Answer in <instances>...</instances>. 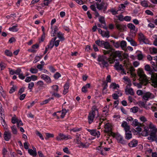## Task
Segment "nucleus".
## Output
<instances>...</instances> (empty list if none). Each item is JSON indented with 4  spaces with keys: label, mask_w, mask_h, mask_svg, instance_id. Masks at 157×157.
Returning <instances> with one entry per match:
<instances>
[{
    "label": "nucleus",
    "mask_w": 157,
    "mask_h": 157,
    "mask_svg": "<svg viewBox=\"0 0 157 157\" xmlns=\"http://www.w3.org/2000/svg\"><path fill=\"white\" fill-rule=\"evenodd\" d=\"M97 115L96 118L99 120V126L101 125L102 122L105 120V118H101V117L98 113V109L97 107L95 106H93L92 108V110L89 113L88 116V121L90 124H91L93 121L95 116Z\"/></svg>",
    "instance_id": "1"
},
{
    "label": "nucleus",
    "mask_w": 157,
    "mask_h": 157,
    "mask_svg": "<svg viewBox=\"0 0 157 157\" xmlns=\"http://www.w3.org/2000/svg\"><path fill=\"white\" fill-rule=\"evenodd\" d=\"M150 128V136L147 137L150 141H155L157 142V128L153 124L149 122Z\"/></svg>",
    "instance_id": "2"
},
{
    "label": "nucleus",
    "mask_w": 157,
    "mask_h": 157,
    "mask_svg": "<svg viewBox=\"0 0 157 157\" xmlns=\"http://www.w3.org/2000/svg\"><path fill=\"white\" fill-rule=\"evenodd\" d=\"M144 68L146 71H149V74L151 75V77H149V79L151 80V85L154 87H157V74H153L152 73L151 67L148 64L145 66Z\"/></svg>",
    "instance_id": "3"
},
{
    "label": "nucleus",
    "mask_w": 157,
    "mask_h": 157,
    "mask_svg": "<svg viewBox=\"0 0 157 157\" xmlns=\"http://www.w3.org/2000/svg\"><path fill=\"white\" fill-rule=\"evenodd\" d=\"M95 43L98 46L100 47H104L105 48L108 49H109L110 50L104 51V53L105 54H110V52H112V49L110 48V45L109 43L108 42H106L105 41L101 40H98L95 41Z\"/></svg>",
    "instance_id": "4"
},
{
    "label": "nucleus",
    "mask_w": 157,
    "mask_h": 157,
    "mask_svg": "<svg viewBox=\"0 0 157 157\" xmlns=\"http://www.w3.org/2000/svg\"><path fill=\"white\" fill-rule=\"evenodd\" d=\"M68 111V110L63 109L62 111H58L54 113L52 115L55 118L57 119H59L60 118H63Z\"/></svg>",
    "instance_id": "5"
},
{
    "label": "nucleus",
    "mask_w": 157,
    "mask_h": 157,
    "mask_svg": "<svg viewBox=\"0 0 157 157\" xmlns=\"http://www.w3.org/2000/svg\"><path fill=\"white\" fill-rule=\"evenodd\" d=\"M137 74L140 77V80H143L145 82H148L151 81V80L148 78L144 74V71L143 69L139 68L137 71Z\"/></svg>",
    "instance_id": "6"
},
{
    "label": "nucleus",
    "mask_w": 157,
    "mask_h": 157,
    "mask_svg": "<svg viewBox=\"0 0 157 157\" xmlns=\"http://www.w3.org/2000/svg\"><path fill=\"white\" fill-rule=\"evenodd\" d=\"M98 61L100 66L104 67H107L108 65L107 60L105 57L104 56H99L98 59Z\"/></svg>",
    "instance_id": "7"
},
{
    "label": "nucleus",
    "mask_w": 157,
    "mask_h": 157,
    "mask_svg": "<svg viewBox=\"0 0 157 157\" xmlns=\"http://www.w3.org/2000/svg\"><path fill=\"white\" fill-rule=\"evenodd\" d=\"M72 137L69 135L66 136L63 133H59L56 137V140L58 141L66 140L71 139Z\"/></svg>",
    "instance_id": "8"
},
{
    "label": "nucleus",
    "mask_w": 157,
    "mask_h": 157,
    "mask_svg": "<svg viewBox=\"0 0 157 157\" xmlns=\"http://www.w3.org/2000/svg\"><path fill=\"white\" fill-rule=\"evenodd\" d=\"M139 39L140 42H143L146 44L151 45L148 40L142 33H140L139 34Z\"/></svg>",
    "instance_id": "9"
},
{
    "label": "nucleus",
    "mask_w": 157,
    "mask_h": 157,
    "mask_svg": "<svg viewBox=\"0 0 157 157\" xmlns=\"http://www.w3.org/2000/svg\"><path fill=\"white\" fill-rule=\"evenodd\" d=\"M154 98V95L152 94L149 92L144 93L143 96V100L146 102L150 99Z\"/></svg>",
    "instance_id": "10"
},
{
    "label": "nucleus",
    "mask_w": 157,
    "mask_h": 157,
    "mask_svg": "<svg viewBox=\"0 0 157 157\" xmlns=\"http://www.w3.org/2000/svg\"><path fill=\"white\" fill-rule=\"evenodd\" d=\"M128 27L130 29V32L135 35L137 30V28L132 23H129L127 25Z\"/></svg>",
    "instance_id": "11"
},
{
    "label": "nucleus",
    "mask_w": 157,
    "mask_h": 157,
    "mask_svg": "<svg viewBox=\"0 0 157 157\" xmlns=\"http://www.w3.org/2000/svg\"><path fill=\"white\" fill-rule=\"evenodd\" d=\"M86 130L89 132L91 135L97 137L98 138L99 137L100 135V132L99 131L94 129H89L86 128Z\"/></svg>",
    "instance_id": "12"
},
{
    "label": "nucleus",
    "mask_w": 157,
    "mask_h": 157,
    "mask_svg": "<svg viewBox=\"0 0 157 157\" xmlns=\"http://www.w3.org/2000/svg\"><path fill=\"white\" fill-rule=\"evenodd\" d=\"M115 136L116 139L119 143L122 144H126V142L123 139V136L120 134H116L115 135Z\"/></svg>",
    "instance_id": "13"
},
{
    "label": "nucleus",
    "mask_w": 157,
    "mask_h": 157,
    "mask_svg": "<svg viewBox=\"0 0 157 157\" xmlns=\"http://www.w3.org/2000/svg\"><path fill=\"white\" fill-rule=\"evenodd\" d=\"M115 69L117 70H121L124 74H126L125 71L124 69L123 66L121 64H120L119 62L116 63L114 65Z\"/></svg>",
    "instance_id": "14"
},
{
    "label": "nucleus",
    "mask_w": 157,
    "mask_h": 157,
    "mask_svg": "<svg viewBox=\"0 0 157 157\" xmlns=\"http://www.w3.org/2000/svg\"><path fill=\"white\" fill-rule=\"evenodd\" d=\"M11 137V134L9 130L5 131L3 134V138L6 141H9Z\"/></svg>",
    "instance_id": "15"
},
{
    "label": "nucleus",
    "mask_w": 157,
    "mask_h": 157,
    "mask_svg": "<svg viewBox=\"0 0 157 157\" xmlns=\"http://www.w3.org/2000/svg\"><path fill=\"white\" fill-rule=\"evenodd\" d=\"M117 29L121 32L126 30L127 27L126 25L123 24H117L116 25Z\"/></svg>",
    "instance_id": "16"
},
{
    "label": "nucleus",
    "mask_w": 157,
    "mask_h": 157,
    "mask_svg": "<svg viewBox=\"0 0 157 157\" xmlns=\"http://www.w3.org/2000/svg\"><path fill=\"white\" fill-rule=\"evenodd\" d=\"M40 78L48 83H50L52 82L51 79L50 77L45 74H42Z\"/></svg>",
    "instance_id": "17"
},
{
    "label": "nucleus",
    "mask_w": 157,
    "mask_h": 157,
    "mask_svg": "<svg viewBox=\"0 0 157 157\" xmlns=\"http://www.w3.org/2000/svg\"><path fill=\"white\" fill-rule=\"evenodd\" d=\"M109 105H106L104 107L102 110L103 115V116L101 117V118H105V116L107 115V113L109 112Z\"/></svg>",
    "instance_id": "18"
},
{
    "label": "nucleus",
    "mask_w": 157,
    "mask_h": 157,
    "mask_svg": "<svg viewBox=\"0 0 157 157\" xmlns=\"http://www.w3.org/2000/svg\"><path fill=\"white\" fill-rule=\"evenodd\" d=\"M149 129L150 128L148 126L144 127V130L141 133L142 136H147L149 134H150V130L149 131Z\"/></svg>",
    "instance_id": "19"
},
{
    "label": "nucleus",
    "mask_w": 157,
    "mask_h": 157,
    "mask_svg": "<svg viewBox=\"0 0 157 157\" xmlns=\"http://www.w3.org/2000/svg\"><path fill=\"white\" fill-rule=\"evenodd\" d=\"M128 86H127L125 90V92L127 95L130 94L131 95H134V92L132 88L128 87Z\"/></svg>",
    "instance_id": "20"
},
{
    "label": "nucleus",
    "mask_w": 157,
    "mask_h": 157,
    "mask_svg": "<svg viewBox=\"0 0 157 157\" xmlns=\"http://www.w3.org/2000/svg\"><path fill=\"white\" fill-rule=\"evenodd\" d=\"M51 29H52L51 35L52 36H54L56 34V32L58 30V27L56 25L51 26Z\"/></svg>",
    "instance_id": "21"
},
{
    "label": "nucleus",
    "mask_w": 157,
    "mask_h": 157,
    "mask_svg": "<svg viewBox=\"0 0 157 157\" xmlns=\"http://www.w3.org/2000/svg\"><path fill=\"white\" fill-rule=\"evenodd\" d=\"M141 81V82H140L139 83L133 82V84L135 86H137L138 88H141L142 86V85L143 84H146L147 82L151 83V81H149L148 82H145L143 80H140Z\"/></svg>",
    "instance_id": "22"
},
{
    "label": "nucleus",
    "mask_w": 157,
    "mask_h": 157,
    "mask_svg": "<svg viewBox=\"0 0 157 157\" xmlns=\"http://www.w3.org/2000/svg\"><path fill=\"white\" fill-rule=\"evenodd\" d=\"M121 126L124 128L125 131L130 130V127L127 123L125 121H123L121 123Z\"/></svg>",
    "instance_id": "23"
},
{
    "label": "nucleus",
    "mask_w": 157,
    "mask_h": 157,
    "mask_svg": "<svg viewBox=\"0 0 157 157\" xmlns=\"http://www.w3.org/2000/svg\"><path fill=\"white\" fill-rule=\"evenodd\" d=\"M76 143L78 145V147L80 148H86L87 147L86 145L81 142L79 140L78 137L76 138Z\"/></svg>",
    "instance_id": "24"
},
{
    "label": "nucleus",
    "mask_w": 157,
    "mask_h": 157,
    "mask_svg": "<svg viewBox=\"0 0 157 157\" xmlns=\"http://www.w3.org/2000/svg\"><path fill=\"white\" fill-rule=\"evenodd\" d=\"M109 88L113 90H118L119 88V86L118 84L114 82H112L109 86Z\"/></svg>",
    "instance_id": "25"
},
{
    "label": "nucleus",
    "mask_w": 157,
    "mask_h": 157,
    "mask_svg": "<svg viewBox=\"0 0 157 157\" xmlns=\"http://www.w3.org/2000/svg\"><path fill=\"white\" fill-rule=\"evenodd\" d=\"M99 21L102 24L104 25H102V27L105 29H107V27L105 26V21L104 17L101 16H99Z\"/></svg>",
    "instance_id": "26"
},
{
    "label": "nucleus",
    "mask_w": 157,
    "mask_h": 157,
    "mask_svg": "<svg viewBox=\"0 0 157 157\" xmlns=\"http://www.w3.org/2000/svg\"><path fill=\"white\" fill-rule=\"evenodd\" d=\"M140 119L141 121L145 123L147 126H149V127L150 126V124L149 123V122L151 123V124H153L151 121H147V119L144 116H142L140 117Z\"/></svg>",
    "instance_id": "27"
},
{
    "label": "nucleus",
    "mask_w": 157,
    "mask_h": 157,
    "mask_svg": "<svg viewBox=\"0 0 157 157\" xmlns=\"http://www.w3.org/2000/svg\"><path fill=\"white\" fill-rule=\"evenodd\" d=\"M105 131L106 132H110L112 130V128L111 124L108 123L105 125Z\"/></svg>",
    "instance_id": "28"
},
{
    "label": "nucleus",
    "mask_w": 157,
    "mask_h": 157,
    "mask_svg": "<svg viewBox=\"0 0 157 157\" xmlns=\"http://www.w3.org/2000/svg\"><path fill=\"white\" fill-rule=\"evenodd\" d=\"M122 94L120 90H118L116 93L113 94L112 96L114 99H118L119 96H121Z\"/></svg>",
    "instance_id": "29"
},
{
    "label": "nucleus",
    "mask_w": 157,
    "mask_h": 157,
    "mask_svg": "<svg viewBox=\"0 0 157 157\" xmlns=\"http://www.w3.org/2000/svg\"><path fill=\"white\" fill-rule=\"evenodd\" d=\"M126 40L129 42L130 43L131 45L135 46L137 45L136 42L134 40L130 37H128L126 38Z\"/></svg>",
    "instance_id": "30"
},
{
    "label": "nucleus",
    "mask_w": 157,
    "mask_h": 157,
    "mask_svg": "<svg viewBox=\"0 0 157 157\" xmlns=\"http://www.w3.org/2000/svg\"><path fill=\"white\" fill-rule=\"evenodd\" d=\"M69 87V84L68 82L66 83L64 86V90L63 92L64 94H66L68 91V89Z\"/></svg>",
    "instance_id": "31"
},
{
    "label": "nucleus",
    "mask_w": 157,
    "mask_h": 157,
    "mask_svg": "<svg viewBox=\"0 0 157 157\" xmlns=\"http://www.w3.org/2000/svg\"><path fill=\"white\" fill-rule=\"evenodd\" d=\"M137 141L135 140H133L128 144L129 147H136L137 145Z\"/></svg>",
    "instance_id": "32"
},
{
    "label": "nucleus",
    "mask_w": 157,
    "mask_h": 157,
    "mask_svg": "<svg viewBox=\"0 0 157 157\" xmlns=\"http://www.w3.org/2000/svg\"><path fill=\"white\" fill-rule=\"evenodd\" d=\"M141 5L144 7H147L149 6V2L147 0H143L140 2Z\"/></svg>",
    "instance_id": "33"
},
{
    "label": "nucleus",
    "mask_w": 157,
    "mask_h": 157,
    "mask_svg": "<svg viewBox=\"0 0 157 157\" xmlns=\"http://www.w3.org/2000/svg\"><path fill=\"white\" fill-rule=\"evenodd\" d=\"M125 132V138L127 140H129L132 138V134L129 130H128Z\"/></svg>",
    "instance_id": "34"
},
{
    "label": "nucleus",
    "mask_w": 157,
    "mask_h": 157,
    "mask_svg": "<svg viewBox=\"0 0 157 157\" xmlns=\"http://www.w3.org/2000/svg\"><path fill=\"white\" fill-rule=\"evenodd\" d=\"M149 50L151 55H154L157 53V48L155 47L150 48Z\"/></svg>",
    "instance_id": "35"
},
{
    "label": "nucleus",
    "mask_w": 157,
    "mask_h": 157,
    "mask_svg": "<svg viewBox=\"0 0 157 157\" xmlns=\"http://www.w3.org/2000/svg\"><path fill=\"white\" fill-rule=\"evenodd\" d=\"M56 37L52 38L50 41L49 44L48 46V48H52L54 45V42L56 40Z\"/></svg>",
    "instance_id": "36"
},
{
    "label": "nucleus",
    "mask_w": 157,
    "mask_h": 157,
    "mask_svg": "<svg viewBox=\"0 0 157 157\" xmlns=\"http://www.w3.org/2000/svg\"><path fill=\"white\" fill-rule=\"evenodd\" d=\"M17 25H14L12 27L9 28V30L10 31L13 32H17L18 29L17 28Z\"/></svg>",
    "instance_id": "37"
},
{
    "label": "nucleus",
    "mask_w": 157,
    "mask_h": 157,
    "mask_svg": "<svg viewBox=\"0 0 157 157\" xmlns=\"http://www.w3.org/2000/svg\"><path fill=\"white\" fill-rule=\"evenodd\" d=\"M123 79L125 81V83L127 84V86H131V81L127 77H124Z\"/></svg>",
    "instance_id": "38"
},
{
    "label": "nucleus",
    "mask_w": 157,
    "mask_h": 157,
    "mask_svg": "<svg viewBox=\"0 0 157 157\" xmlns=\"http://www.w3.org/2000/svg\"><path fill=\"white\" fill-rule=\"evenodd\" d=\"M29 153L31 155L33 156H36L37 155L36 151H34L32 149H29L28 150Z\"/></svg>",
    "instance_id": "39"
},
{
    "label": "nucleus",
    "mask_w": 157,
    "mask_h": 157,
    "mask_svg": "<svg viewBox=\"0 0 157 157\" xmlns=\"http://www.w3.org/2000/svg\"><path fill=\"white\" fill-rule=\"evenodd\" d=\"M38 47L39 45L38 44H34L32 46V49H29V51L32 52H35L36 51L35 50V49L37 48Z\"/></svg>",
    "instance_id": "40"
},
{
    "label": "nucleus",
    "mask_w": 157,
    "mask_h": 157,
    "mask_svg": "<svg viewBox=\"0 0 157 157\" xmlns=\"http://www.w3.org/2000/svg\"><path fill=\"white\" fill-rule=\"evenodd\" d=\"M1 124L3 127L4 129L5 130H7V125L5 122V121L3 119L2 117H1Z\"/></svg>",
    "instance_id": "41"
},
{
    "label": "nucleus",
    "mask_w": 157,
    "mask_h": 157,
    "mask_svg": "<svg viewBox=\"0 0 157 157\" xmlns=\"http://www.w3.org/2000/svg\"><path fill=\"white\" fill-rule=\"evenodd\" d=\"M52 90L53 91V92H57L59 90V86L58 85H54L51 86Z\"/></svg>",
    "instance_id": "42"
},
{
    "label": "nucleus",
    "mask_w": 157,
    "mask_h": 157,
    "mask_svg": "<svg viewBox=\"0 0 157 157\" xmlns=\"http://www.w3.org/2000/svg\"><path fill=\"white\" fill-rule=\"evenodd\" d=\"M57 37L61 41H63L64 40V38L63 37V34L60 32H59L58 33Z\"/></svg>",
    "instance_id": "43"
},
{
    "label": "nucleus",
    "mask_w": 157,
    "mask_h": 157,
    "mask_svg": "<svg viewBox=\"0 0 157 157\" xmlns=\"http://www.w3.org/2000/svg\"><path fill=\"white\" fill-rule=\"evenodd\" d=\"M126 42L124 40L121 41L120 43V46L123 49H124L126 47Z\"/></svg>",
    "instance_id": "44"
},
{
    "label": "nucleus",
    "mask_w": 157,
    "mask_h": 157,
    "mask_svg": "<svg viewBox=\"0 0 157 157\" xmlns=\"http://www.w3.org/2000/svg\"><path fill=\"white\" fill-rule=\"evenodd\" d=\"M101 35L103 37L108 38L109 36V33L108 31H103Z\"/></svg>",
    "instance_id": "45"
},
{
    "label": "nucleus",
    "mask_w": 157,
    "mask_h": 157,
    "mask_svg": "<svg viewBox=\"0 0 157 157\" xmlns=\"http://www.w3.org/2000/svg\"><path fill=\"white\" fill-rule=\"evenodd\" d=\"M42 56H36L35 58V59L33 61V63H35L39 61L42 58Z\"/></svg>",
    "instance_id": "46"
},
{
    "label": "nucleus",
    "mask_w": 157,
    "mask_h": 157,
    "mask_svg": "<svg viewBox=\"0 0 157 157\" xmlns=\"http://www.w3.org/2000/svg\"><path fill=\"white\" fill-rule=\"evenodd\" d=\"M12 132L13 134H17V130L15 125H13L11 127Z\"/></svg>",
    "instance_id": "47"
},
{
    "label": "nucleus",
    "mask_w": 157,
    "mask_h": 157,
    "mask_svg": "<svg viewBox=\"0 0 157 157\" xmlns=\"http://www.w3.org/2000/svg\"><path fill=\"white\" fill-rule=\"evenodd\" d=\"M29 71L30 72L33 74H36L38 72V70L37 69L33 67H31Z\"/></svg>",
    "instance_id": "48"
},
{
    "label": "nucleus",
    "mask_w": 157,
    "mask_h": 157,
    "mask_svg": "<svg viewBox=\"0 0 157 157\" xmlns=\"http://www.w3.org/2000/svg\"><path fill=\"white\" fill-rule=\"evenodd\" d=\"M6 66V64L3 62L0 63V70H4Z\"/></svg>",
    "instance_id": "49"
},
{
    "label": "nucleus",
    "mask_w": 157,
    "mask_h": 157,
    "mask_svg": "<svg viewBox=\"0 0 157 157\" xmlns=\"http://www.w3.org/2000/svg\"><path fill=\"white\" fill-rule=\"evenodd\" d=\"M5 53L7 56L11 57L13 55L12 53L9 50H6L5 51Z\"/></svg>",
    "instance_id": "50"
},
{
    "label": "nucleus",
    "mask_w": 157,
    "mask_h": 157,
    "mask_svg": "<svg viewBox=\"0 0 157 157\" xmlns=\"http://www.w3.org/2000/svg\"><path fill=\"white\" fill-rule=\"evenodd\" d=\"M125 8V5L123 4H121L119 6L118 11H123Z\"/></svg>",
    "instance_id": "51"
},
{
    "label": "nucleus",
    "mask_w": 157,
    "mask_h": 157,
    "mask_svg": "<svg viewBox=\"0 0 157 157\" xmlns=\"http://www.w3.org/2000/svg\"><path fill=\"white\" fill-rule=\"evenodd\" d=\"M138 109L139 108L137 107L134 106L131 108L130 110L132 113H135L138 111Z\"/></svg>",
    "instance_id": "52"
},
{
    "label": "nucleus",
    "mask_w": 157,
    "mask_h": 157,
    "mask_svg": "<svg viewBox=\"0 0 157 157\" xmlns=\"http://www.w3.org/2000/svg\"><path fill=\"white\" fill-rule=\"evenodd\" d=\"M44 85V82L40 80L38 81L36 83V85L38 87H42Z\"/></svg>",
    "instance_id": "53"
},
{
    "label": "nucleus",
    "mask_w": 157,
    "mask_h": 157,
    "mask_svg": "<svg viewBox=\"0 0 157 157\" xmlns=\"http://www.w3.org/2000/svg\"><path fill=\"white\" fill-rule=\"evenodd\" d=\"M114 54L116 57L120 58L122 56L121 52L119 51H116L115 52Z\"/></svg>",
    "instance_id": "54"
},
{
    "label": "nucleus",
    "mask_w": 157,
    "mask_h": 157,
    "mask_svg": "<svg viewBox=\"0 0 157 157\" xmlns=\"http://www.w3.org/2000/svg\"><path fill=\"white\" fill-rule=\"evenodd\" d=\"M152 105V102L148 104H146L144 108L147 109H151V105Z\"/></svg>",
    "instance_id": "55"
},
{
    "label": "nucleus",
    "mask_w": 157,
    "mask_h": 157,
    "mask_svg": "<svg viewBox=\"0 0 157 157\" xmlns=\"http://www.w3.org/2000/svg\"><path fill=\"white\" fill-rule=\"evenodd\" d=\"M1 95L4 98L6 96V94L5 92L2 90V86H0V95Z\"/></svg>",
    "instance_id": "56"
},
{
    "label": "nucleus",
    "mask_w": 157,
    "mask_h": 157,
    "mask_svg": "<svg viewBox=\"0 0 157 157\" xmlns=\"http://www.w3.org/2000/svg\"><path fill=\"white\" fill-rule=\"evenodd\" d=\"M151 109L154 111V110L157 109V103H153L152 102Z\"/></svg>",
    "instance_id": "57"
},
{
    "label": "nucleus",
    "mask_w": 157,
    "mask_h": 157,
    "mask_svg": "<svg viewBox=\"0 0 157 157\" xmlns=\"http://www.w3.org/2000/svg\"><path fill=\"white\" fill-rule=\"evenodd\" d=\"M36 135L39 137L42 140H44V138L42 134L39 131H36Z\"/></svg>",
    "instance_id": "58"
},
{
    "label": "nucleus",
    "mask_w": 157,
    "mask_h": 157,
    "mask_svg": "<svg viewBox=\"0 0 157 157\" xmlns=\"http://www.w3.org/2000/svg\"><path fill=\"white\" fill-rule=\"evenodd\" d=\"M102 86H103V92L104 93V90H106L107 88V87H108V84H107V82L104 81L103 82V84H102Z\"/></svg>",
    "instance_id": "59"
},
{
    "label": "nucleus",
    "mask_w": 157,
    "mask_h": 157,
    "mask_svg": "<svg viewBox=\"0 0 157 157\" xmlns=\"http://www.w3.org/2000/svg\"><path fill=\"white\" fill-rule=\"evenodd\" d=\"M144 93L143 91L141 90H138L136 91V94L139 96L143 95Z\"/></svg>",
    "instance_id": "60"
},
{
    "label": "nucleus",
    "mask_w": 157,
    "mask_h": 157,
    "mask_svg": "<svg viewBox=\"0 0 157 157\" xmlns=\"http://www.w3.org/2000/svg\"><path fill=\"white\" fill-rule=\"evenodd\" d=\"M31 80L34 81L37 80L38 77L35 75H32L31 76Z\"/></svg>",
    "instance_id": "61"
},
{
    "label": "nucleus",
    "mask_w": 157,
    "mask_h": 157,
    "mask_svg": "<svg viewBox=\"0 0 157 157\" xmlns=\"http://www.w3.org/2000/svg\"><path fill=\"white\" fill-rule=\"evenodd\" d=\"M17 89V87L16 86H13L10 90L9 92L10 94H12Z\"/></svg>",
    "instance_id": "62"
},
{
    "label": "nucleus",
    "mask_w": 157,
    "mask_h": 157,
    "mask_svg": "<svg viewBox=\"0 0 157 157\" xmlns=\"http://www.w3.org/2000/svg\"><path fill=\"white\" fill-rule=\"evenodd\" d=\"M131 16H126L124 17V21H130L131 19Z\"/></svg>",
    "instance_id": "63"
},
{
    "label": "nucleus",
    "mask_w": 157,
    "mask_h": 157,
    "mask_svg": "<svg viewBox=\"0 0 157 157\" xmlns=\"http://www.w3.org/2000/svg\"><path fill=\"white\" fill-rule=\"evenodd\" d=\"M138 59L139 60H142L143 58V56L142 54L140 52L137 55Z\"/></svg>",
    "instance_id": "64"
}]
</instances>
